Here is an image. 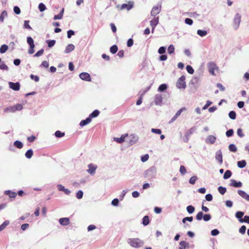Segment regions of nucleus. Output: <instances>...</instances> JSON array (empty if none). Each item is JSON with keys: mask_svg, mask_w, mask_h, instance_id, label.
<instances>
[{"mask_svg": "<svg viewBox=\"0 0 249 249\" xmlns=\"http://www.w3.org/2000/svg\"><path fill=\"white\" fill-rule=\"evenodd\" d=\"M127 243L131 247L135 248H141L144 245V241L139 238H129Z\"/></svg>", "mask_w": 249, "mask_h": 249, "instance_id": "obj_1", "label": "nucleus"}, {"mask_svg": "<svg viewBox=\"0 0 249 249\" xmlns=\"http://www.w3.org/2000/svg\"><path fill=\"white\" fill-rule=\"evenodd\" d=\"M176 86L178 89H185L186 87L185 82V76L182 75L178 80Z\"/></svg>", "mask_w": 249, "mask_h": 249, "instance_id": "obj_2", "label": "nucleus"}, {"mask_svg": "<svg viewBox=\"0 0 249 249\" xmlns=\"http://www.w3.org/2000/svg\"><path fill=\"white\" fill-rule=\"evenodd\" d=\"M209 72L213 75H215V71H218V68L214 62H210L208 65Z\"/></svg>", "mask_w": 249, "mask_h": 249, "instance_id": "obj_3", "label": "nucleus"}, {"mask_svg": "<svg viewBox=\"0 0 249 249\" xmlns=\"http://www.w3.org/2000/svg\"><path fill=\"white\" fill-rule=\"evenodd\" d=\"M161 9V5L153 6L151 11V15L153 17H155L160 13Z\"/></svg>", "mask_w": 249, "mask_h": 249, "instance_id": "obj_4", "label": "nucleus"}, {"mask_svg": "<svg viewBox=\"0 0 249 249\" xmlns=\"http://www.w3.org/2000/svg\"><path fill=\"white\" fill-rule=\"evenodd\" d=\"M241 21V16L237 13L236 14L233 21V26L235 29H237L240 25Z\"/></svg>", "mask_w": 249, "mask_h": 249, "instance_id": "obj_5", "label": "nucleus"}, {"mask_svg": "<svg viewBox=\"0 0 249 249\" xmlns=\"http://www.w3.org/2000/svg\"><path fill=\"white\" fill-rule=\"evenodd\" d=\"M133 7V2L128 1L127 3L123 4L120 7V10L126 9L129 11Z\"/></svg>", "mask_w": 249, "mask_h": 249, "instance_id": "obj_6", "label": "nucleus"}, {"mask_svg": "<svg viewBox=\"0 0 249 249\" xmlns=\"http://www.w3.org/2000/svg\"><path fill=\"white\" fill-rule=\"evenodd\" d=\"M88 168L89 169L87 170V172L90 175H93L95 173V171L97 168V165L92 163H90L88 165Z\"/></svg>", "mask_w": 249, "mask_h": 249, "instance_id": "obj_7", "label": "nucleus"}, {"mask_svg": "<svg viewBox=\"0 0 249 249\" xmlns=\"http://www.w3.org/2000/svg\"><path fill=\"white\" fill-rule=\"evenodd\" d=\"M80 78L86 81H90L91 78L90 75L87 72H82L79 74Z\"/></svg>", "mask_w": 249, "mask_h": 249, "instance_id": "obj_8", "label": "nucleus"}, {"mask_svg": "<svg viewBox=\"0 0 249 249\" xmlns=\"http://www.w3.org/2000/svg\"><path fill=\"white\" fill-rule=\"evenodd\" d=\"M9 87L15 91H18L20 89V84L18 82L14 83L10 82L9 83Z\"/></svg>", "mask_w": 249, "mask_h": 249, "instance_id": "obj_9", "label": "nucleus"}, {"mask_svg": "<svg viewBox=\"0 0 249 249\" xmlns=\"http://www.w3.org/2000/svg\"><path fill=\"white\" fill-rule=\"evenodd\" d=\"M215 159L221 164L223 163V156L222 152L220 150H218L215 154Z\"/></svg>", "mask_w": 249, "mask_h": 249, "instance_id": "obj_10", "label": "nucleus"}, {"mask_svg": "<svg viewBox=\"0 0 249 249\" xmlns=\"http://www.w3.org/2000/svg\"><path fill=\"white\" fill-rule=\"evenodd\" d=\"M162 101V96L161 94H158L155 96V103L157 105H160Z\"/></svg>", "mask_w": 249, "mask_h": 249, "instance_id": "obj_11", "label": "nucleus"}, {"mask_svg": "<svg viewBox=\"0 0 249 249\" xmlns=\"http://www.w3.org/2000/svg\"><path fill=\"white\" fill-rule=\"evenodd\" d=\"M59 222L61 225L67 226L70 223V219L68 217L61 218L59 219Z\"/></svg>", "mask_w": 249, "mask_h": 249, "instance_id": "obj_12", "label": "nucleus"}, {"mask_svg": "<svg viewBox=\"0 0 249 249\" xmlns=\"http://www.w3.org/2000/svg\"><path fill=\"white\" fill-rule=\"evenodd\" d=\"M237 192L242 197L249 201V195L247 194L245 191L240 190H238Z\"/></svg>", "mask_w": 249, "mask_h": 249, "instance_id": "obj_13", "label": "nucleus"}, {"mask_svg": "<svg viewBox=\"0 0 249 249\" xmlns=\"http://www.w3.org/2000/svg\"><path fill=\"white\" fill-rule=\"evenodd\" d=\"M230 185L236 188L241 187L242 186V183L241 181L237 182L234 179H231Z\"/></svg>", "mask_w": 249, "mask_h": 249, "instance_id": "obj_14", "label": "nucleus"}, {"mask_svg": "<svg viewBox=\"0 0 249 249\" xmlns=\"http://www.w3.org/2000/svg\"><path fill=\"white\" fill-rule=\"evenodd\" d=\"M195 127H192L186 131L185 133V136L186 137V142L188 141L189 137L195 132Z\"/></svg>", "mask_w": 249, "mask_h": 249, "instance_id": "obj_15", "label": "nucleus"}, {"mask_svg": "<svg viewBox=\"0 0 249 249\" xmlns=\"http://www.w3.org/2000/svg\"><path fill=\"white\" fill-rule=\"evenodd\" d=\"M159 18L155 17L150 22L151 26L156 27L159 24Z\"/></svg>", "mask_w": 249, "mask_h": 249, "instance_id": "obj_16", "label": "nucleus"}, {"mask_svg": "<svg viewBox=\"0 0 249 249\" xmlns=\"http://www.w3.org/2000/svg\"><path fill=\"white\" fill-rule=\"evenodd\" d=\"M216 141V137L213 135H209L206 140L207 143L213 144Z\"/></svg>", "mask_w": 249, "mask_h": 249, "instance_id": "obj_17", "label": "nucleus"}, {"mask_svg": "<svg viewBox=\"0 0 249 249\" xmlns=\"http://www.w3.org/2000/svg\"><path fill=\"white\" fill-rule=\"evenodd\" d=\"M74 46L73 44H70L66 46L65 53H68L73 51L74 49Z\"/></svg>", "mask_w": 249, "mask_h": 249, "instance_id": "obj_18", "label": "nucleus"}, {"mask_svg": "<svg viewBox=\"0 0 249 249\" xmlns=\"http://www.w3.org/2000/svg\"><path fill=\"white\" fill-rule=\"evenodd\" d=\"M179 249H186L189 247V243L186 241H182L179 243Z\"/></svg>", "mask_w": 249, "mask_h": 249, "instance_id": "obj_19", "label": "nucleus"}, {"mask_svg": "<svg viewBox=\"0 0 249 249\" xmlns=\"http://www.w3.org/2000/svg\"><path fill=\"white\" fill-rule=\"evenodd\" d=\"M64 11V8H63L61 10V11H60V12L58 15H55L54 16L53 19L54 20H57V19H62L63 18V17Z\"/></svg>", "mask_w": 249, "mask_h": 249, "instance_id": "obj_20", "label": "nucleus"}, {"mask_svg": "<svg viewBox=\"0 0 249 249\" xmlns=\"http://www.w3.org/2000/svg\"><path fill=\"white\" fill-rule=\"evenodd\" d=\"M91 120L90 119V118L88 117L87 118H86L85 120H82L80 123V125L81 126H84L88 124H89Z\"/></svg>", "mask_w": 249, "mask_h": 249, "instance_id": "obj_21", "label": "nucleus"}, {"mask_svg": "<svg viewBox=\"0 0 249 249\" xmlns=\"http://www.w3.org/2000/svg\"><path fill=\"white\" fill-rule=\"evenodd\" d=\"M5 194L8 195L10 198H15L17 195V194L16 192L10 190L6 191L5 192Z\"/></svg>", "mask_w": 249, "mask_h": 249, "instance_id": "obj_22", "label": "nucleus"}, {"mask_svg": "<svg viewBox=\"0 0 249 249\" xmlns=\"http://www.w3.org/2000/svg\"><path fill=\"white\" fill-rule=\"evenodd\" d=\"M150 223L149 218L148 216H144L142 220V224L143 226H145L148 225Z\"/></svg>", "mask_w": 249, "mask_h": 249, "instance_id": "obj_23", "label": "nucleus"}, {"mask_svg": "<svg viewBox=\"0 0 249 249\" xmlns=\"http://www.w3.org/2000/svg\"><path fill=\"white\" fill-rule=\"evenodd\" d=\"M100 112L98 110H94L89 116L91 120L92 118L97 117L99 115Z\"/></svg>", "mask_w": 249, "mask_h": 249, "instance_id": "obj_24", "label": "nucleus"}, {"mask_svg": "<svg viewBox=\"0 0 249 249\" xmlns=\"http://www.w3.org/2000/svg\"><path fill=\"white\" fill-rule=\"evenodd\" d=\"M10 223L9 220H5L1 225H0V231L4 230L7 226Z\"/></svg>", "mask_w": 249, "mask_h": 249, "instance_id": "obj_25", "label": "nucleus"}, {"mask_svg": "<svg viewBox=\"0 0 249 249\" xmlns=\"http://www.w3.org/2000/svg\"><path fill=\"white\" fill-rule=\"evenodd\" d=\"M246 165V161L245 160L239 161L237 162V166L240 168L245 167Z\"/></svg>", "mask_w": 249, "mask_h": 249, "instance_id": "obj_26", "label": "nucleus"}, {"mask_svg": "<svg viewBox=\"0 0 249 249\" xmlns=\"http://www.w3.org/2000/svg\"><path fill=\"white\" fill-rule=\"evenodd\" d=\"M14 145L18 149H21L23 147L22 143L19 141H16L14 142Z\"/></svg>", "mask_w": 249, "mask_h": 249, "instance_id": "obj_27", "label": "nucleus"}, {"mask_svg": "<svg viewBox=\"0 0 249 249\" xmlns=\"http://www.w3.org/2000/svg\"><path fill=\"white\" fill-rule=\"evenodd\" d=\"M231 176V172L230 170H227L223 176V178L225 179L230 178Z\"/></svg>", "mask_w": 249, "mask_h": 249, "instance_id": "obj_28", "label": "nucleus"}, {"mask_svg": "<svg viewBox=\"0 0 249 249\" xmlns=\"http://www.w3.org/2000/svg\"><path fill=\"white\" fill-rule=\"evenodd\" d=\"M167 88V86L165 84H162L160 85L158 88V91L160 92L166 90Z\"/></svg>", "mask_w": 249, "mask_h": 249, "instance_id": "obj_29", "label": "nucleus"}, {"mask_svg": "<svg viewBox=\"0 0 249 249\" xmlns=\"http://www.w3.org/2000/svg\"><path fill=\"white\" fill-rule=\"evenodd\" d=\"M8 49V47L7 45H5V44L2 45L1 46V47L0 48V53H3L7 51Z\"/></svg>", "mask_w": 249, "mask_h": 249, "instance_id": "obj_30", "label": "nucleus"}, {"mask_svg": "<svg viewBox=\"0 0 249 249\" xmlns=\"http://www.w3.org/2000/svg\"><path fill=\"white\" fill-rule=\"evenodd\" d=\"M14 106V108L15 110V112L16 111H20L23 108V106L20 104H18Z\"/></svg>", "mask_w": 249, "mask_h": 249, "instance_id": "obj_31", "label": "nucleus"}, {"mask_svg": "<svg viewBox=\"0 0 249 249\" xmlns=\"http://www.w3.org/2000/svg\"><path fill=\"white\" fill-rule=\"evenodd\" d=\"M118 49L117 46L116 45H114L110 48V52L112 53L115 54L117 53Z\"/></svg>", "mask_w": 249, "mask_h": 249, "instance_id": "obj_32", "label": "nucleus"}, {"mask_svg": "<svg viewBox=\"0 0 249 249\" xmlns=\"http://www.w3.org/2000/svg\"><path fill=\"white\" fill-rule=\"evenodd\" d=\"M54 135L57 138H61L65 136V133L62 132L59 130H57L55 133Z\"/></svg>", "mask_w": 249, "mask_h": 249, "instance_id": "obj_33", "label": "nucleus"}, {"mask_svg": "<svg viewBox=\"0 0 249 249\" xmlns=\"http://www.w3.org/2000/svg\"><path fill=\"white\" fill-rule=\"evenodd\" d=\"M7 16V13L6 11H3L2 12L0 15V21L3 22L4 19L5 17Z\"/></svg>", "mask_w": 249, "mask_h": 249, "instance_id": "obj_34", "label": "nucleus"}, {"mask_svg": "<svg viewBox=\"0 0 249 249\" xmlns=\"http://www.w3.org/2000/svg\"><path fill=\"white\" fill-rule=\"evenodd\" d=\"M33 155V151L32 149H29L25 153V156L28 159H30Z\"/></svg>", "mask_w": 249, "mask_h": 249, "instance_id": "obj_35", "label": "nucleus"}, {"mask_svg": "<svg viewBox=\"0 0 249 249\" xmlns=\"http://www.w3.org/2000/svg\"><path fill=\"white\" fill-rule=\"evenodd\" d=\"M187 211L190 214L193 213L195 211V207L192 205H189L187 207Z\"/></svg>", "mask_w": 249, "mask_h": 249, "instance_id": "obj_36", "label": "nucleus"}, {"mask_svg": "<svg viewBox=\"0 0 249 249\" xmlns=\"http://www.w3.org/2000/svg\"><path fill=\"white\" fill-rule=\"evenodd\" d=\"M197 34L200 36H204L207 34V32L206 31L202 30H198Z\"/></svg>", "mask_w": 249, "mask_h": 249, "instance_id": "obj_37", "label": "nucleus"}, {"mask_svg": "<svg viewBox=\"0 0 249 249\" xmlns=\"http://www.w3.org/2000/svg\"><path fill=\"white\" fill-rule=\"evenodd\" d=\"M27 42L28 44L29 45V46H35L34 40L31 36L27 37Z\"/></svg>", "mask_w": 249, "mask_h": 249, "instance_id": "obj_38", "label": "nucleus"}, {"mask_svg": "<svg viewBox=\"0 0 249 249\" xmlns=\"http://www.w3.org/2000/svg\"><path fill=\"white\" fill-rule=\"evenodd\" d=\"M229 150L233 152H235L237 151V148L236 146L234 144H231L229 146Z\"/></svg>", "mask_w": 249, "mask_h": 249, "instance_id": "obj_39", "label": "nucleus"}, {"mask_svg": "<svg viewBox=\"0 0 249 249\" xmlns=\"http://www.w3.org/2000/svg\"><path fill=\"white\" fill-rule=\"evenodd\" d=\"M48 46L49 48L53 46L55 43V40H47Z\"/></svg>", "mask_w": 249, "mask_h": 249, "instance_id": "obj_40", "label": "nucleus"}, {"mask_svg": "<svg viewBox=\"0 0 249 249\" xmlns=\"http://www.w3.org/2000/svg\"><path fill=\"white\" fill-rule=\"evenodd\" d=\"M218 190L219 193L224 195L226 192L227 189L225 187L220 186L218 188Z\"/></svg>", "mask_w": 249, "mask_h": 249, "instance_id": "obj_41", "label": "nucleus"}, {"mask_svg": "<svg viewBox=\"0 0 249 249\" xmlns=\"http://www.w3.org/2000/svg\"><path fill=\"white\" fill-rule=\"evenodd\" d=\"M38 9L40 12H43L46 10V7L44 4L40 3L39 4Z\"/></svg>", "mask_w": 249, "mask_h": 249, "instance_id": "obj_42", "label": "nucleus"}, {"mask_svg": "<svg viewBox=\"0 0 249 249\" xmlns=\"http://www.w3.org/2000/svg\"><path fill=\"white\" fill-rule=\"evenodd\" d=\"M167 51L169 54L173 53L175 51L174 46L173 45H170L168 48Z\"/></svg>", "mask_w": 249, "mask_h": 249, "instance_id": "obj_43", "label": "nucleus"}, {"mask_svg": "<svg viewBox=\"0 0 249 249\" xmlns=\"http://www.w3.org/2000/svg\"><path fill=\"white\" fill-rule=\"evenodd\" d=\"M229 116L231 119L234 120L236 118V113L234 111H231L229 112Z\"/></svg>", "mask_w": 249, "mask_h": 249, "instance_id": "obj_44", "label": "nucleus"}, {"mask_svg": "<svg viewBox=\"0 0 249 249\" xmlns=\"http://www.w3.org/2000/svg\"><path fill=\"white\" fill-rule=\"evenodd\" d=\"M186 70L187 71V72L190 73V74H193L194 73V69H193V68L190 66V65H187L186 66Z\"/></svg>", "mask_w": 249, "mask_h": 249, "instance_id": "obj_45", "label": "nucleus"}, {"mask_svg": "<svg viewBox=\"0 0 249 249\" xmlns=\"http://www.w3.org/2000/svg\"><path fill=\"white\" fill-rule=\"evenodd\" d=\"M244 213L243 212L238 211V212H236V213L235 214V216H236V218H237L238 219H239L240 220L241 219H242V217L244 215Z\"/></svg>", "mask_w": 249, "mask_h": 249, "instance_id": "obj_46", "label": "nucleus"}, {"mask_svg": "<svg viewBox=\"0 0 249 249\" xmlns=\"http://www.w3.org/2000/svg\"><path fill=\"white\" fill-rule=\"evenodd\" d=\"M0 69L3 71H8V67L4 63L0 64Z\"/></svg>", "mask_w": 249, "mask_h": 249, "instance_id": "obj_47", "label": "nucleus"}, {"mask_svg": "<svg viewBox=\"0 0 249 249\" xmlns=\"http://www.w3.org/2000/svg\"><path fill=\"white\" fill-rule=\"evenodd\" d=\"M24 28L26 29H28L29 30H32V27L29 25V20H25L24 22Z\"/></svg>", "mask_w": 249, "mask_h": 249, "instance_id": "obj_48", "label": "nucleus"}, {"mask_svg": "<svg viewBox=\"0 0 249 249\" xmlns=\"http://www.w3.org/2000/svg\"><path fill=\"white\" fill-rule=\"evenodd\" d=\"M197 179V177L193 176L190 178L189 183L191 184H194L196 183V181Z\"/></svg>", "mask_w": 249, "mask_h": 249, "instance_id": "obj_49", "label": "nucleus"}, {"mask_svg": "<svg viewBox=\"0 0 249 249\" xmlns=\"http://www.w3.org/2000/svg\"><path fill=\"white\" fill-rule=\"evenodd\" d=\"M239 221L241 223L246 222L249 224V216L245 215L244 219H241Z\"/></svg>", "mask_w": 249, "mask_h": 249, "instance_id": "obj_50", "label": "nucleus"}, {"mask_svg": "<svg viewBox=\"0 0 249 249\" xmlns=\"http://www.w3.org/2000/svg\"><path fill=\"white\" fill-rule=\"evenodd\" d=\"M203 213L202 212H198L196 215V219L197 220H201L203 218Z\"/></svg>", "mask_w": 249, "mask_h": 249, "instance_id": "obj_51", "label": "nucleus"}, {"mask_svg": "<svg viewBox=\"0 0 249 249\" xmlns=\"http://www.w3.org/2000/svg\"><path fill=\"white\" fill-rule=\"evenodd\" d=\"M83 196V192L81 190H79L76 193V197L77 199H80L82 198Z\"/></svg>", "mask_w": 249, "mask_h": 249, "instance_id": "obj_52", "label": "nucleus"}, {"mask_svg": "<svg viewBox=\"0 0 249 249\" xmlns=\"http://www.w3.org/2000/svg\"><path fill=\"white\" fill-rule=\"evenodd\" d=\"M246 227L244 225H243L239 229V231L242 234H244L246 232Z\"/></svg>", "mask_w": 249, "mask_h": 249, "instance_id": "obj_53", "label": "nucleus"}, {"mask_svg": "<svg viewBox=\"0 0 249 249\" xmlns=\"http://www.w3.org/2000/svg\"><path fill=\"white\" fill-rule=\"evenodd\" d=\"M179 172L181 174L184 175L186 173V170L184 166L181 165L179 169Z\"/></svg>", "mask_w": 249, "mask_h": 249, "instance_id": "obj_54", "label": "nucleus"}, {"mask_svg": "<svg viewBox=\"0 0 249 249\" xmlns=\"http://www.w3.org/2000/svg\"><path fill=\"white\" fill-rule=\"evenodd\" d=\"M211 218V215L210 214H204L203 216V219L205 221H208Z\"/></svg>", "mask_w": 249, "mask_h": 249, "instance_id": "obj_55", "label": "nucleus"}, {"mask_svg": "<svg viewBox=\"0 0 249 249\" xmlns=\"http://www.w3.org/2000/svg\"><path fill=\"white\" fill-rule=\"evenodd\" d=\"M5 112H15V110L14 108V106H11L8 107L4 109Z\"/></svg>", "mask_w": 249, "mask_h": 249, "instance_id": "obj_56", "label": "nucleus"}, {"mask_svg": "<svg viewBox=\"0 0 249 249\" xmlns=\"http://www.w3.org/2000/svg\"><path fill=\"white\" fill-rule=\"evenodd\" d=\"M148 159H149V155L147 154L144 155L141 157V160L142 162L146 161L148 160Z\"/></svg>", "mask_w": 249, "mask_h": 249, "instance_id": "obj_57", "label": "nucleus"}, {"mask_svg": "<svg viewBox=\"0 0 249 249\" xmlns=\"http://www.w3.org/2000/svg\"><path fill=\"white\" fill-rule=\"evenodd\" d=\"M226 134L228 137H231L233 134V130L232 129H230L227 131Z\"/></svg>", "mask_w": 249, "mask_h": 249, "instance_id": "obj_58", "label": "nucleus"}, {"mask_svg": "<svg viewBox=\"0 0 249 249\" xmlns=\"http://www.w3.org/2000/svg\"><path fill=\"white\" fill-rule=\"evenodd\" d=\"M44 53V50L43 49H41L40 50L38 51V52H37L35 54H34V56L35 57H38V56H40L41 55H42Z\"/></svg>", "mask_w": 249, "mask_h": 249, "instance_id": "obj_59", "label": "nucleus"}, {"mask_svg": "<svg viewBox=\"0 0 249 249\" xmlns=\"http://www.w3.org/2000/svg\"><path fill=\"white\" fill-rule=\"evenodd\" d=\"M30 78L35 82H38L39 80V78L37 75H35L33 74H31Z\"/></svg>", "mask_w": 249, "mask_h": 249, "instance_id": "obj_60", "label": "nucleus"}, {"mask_svg": "<svg viewBox=\"0 0 249 249\" xmlns=\"http://www.w3.org/2000/svg\"><path fill=\"white\" fill-rule=\"evenodd\" d=\"M151 131L152 132L157 134H161V131L160 129L152 128Z\"/></svg>", "mask_w": 249, "mask_h": 249, "instance_id": "obj_61", "label": "nucleus"}, {"mask_svg": "<svg viewBox=\"0 0 249 249\" xmlns=\"http://www.w3.org/2000/svg\"><path fill=\"white\" fill-rule=\"evenodd\" d=\"M185 22L187 24H188L189 25H191L193 23V20L192 19H191L190 18H186L185 19Z\"/></svg>", "mask_w": 249, "mask_h": 249, "instance_id": "obj_62", "label": "nucleus"}, {"mask_svg": "<svg viewBox=\"0 0 249 249\" xmlns=\"http://www.w3.org/2000/svg\"><path fill=\"white\" fill-rule=\"evenodd\" d=\"M74 35V32L71 30H70L67 32V37L69 38H70Z\"/></svg>", "mask_w": 249, "mask_h": 249, "instance_id": "obj_63", "label": "nucleus"}, {"mask_svg": "<svg viewBox=\"0 0 249 249\" xmlns=\"http://www.w3.org/2000/svg\"><path fill=\"white\" fill-rule=\"evenodd\" d=\"M166 49L164 47H160L158 50V53L160 54H163L165 53Z\"/></svg>", "mask_w": 249, "mask_h": 249, "instance_id": "obj_64", "label": "nucleus"}]
</instances>
